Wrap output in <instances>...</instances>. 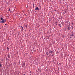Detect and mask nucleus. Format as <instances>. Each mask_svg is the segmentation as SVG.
Returning <instances> with one entry per match:
<instances>
[{"instance_id": "nucleus-13", "label": "nucleus", "mask_w": 75, "mask_h": 75, "mask_svg": "<svg viewBox=\"0 0 75 75\" xmlns=\"http://www.w3.org/2000/svg\"><path fill=\"white\" fill-rule=\"evenodd\" d=\"M23 28V26H21V28Z\"/></svg>"}, {"instance_id": "nucleus-3", "label": "nucleus", "mask_w": 75, "mask_h": 75, "mask_svg": "<svg viewBox=\"0 0 75 75\" xmlns=\"http://www.w3.org/2000/svg\"><path fill=\"white\" fill-rule=\"evenodd\" d=\"M71 37H74V35H73V34H71Z\"/></svg>"}, {"instance_id": "nucleus-7", "label": "nucleus", "mask_w": 75, "mask_h": 75, "mask_svg": "<svg viewBox=\"0 0 75 75\" xmlns=\"http://www.w3.org/2000/svg\"><path fill=\"white\" fill-rule=\"evenodd\" d=\"M0 67H3V66H2V65L1 64H0Z\"/></svg>"}, {"instance_id": "nucleus-4", "label": "nucleus", "mask_w": 75, "mask_h": 75, "mask_svg": "<svg viewBox=\"0 0 75 75\" xmlns=\"http://www.w3.org/2000/svg\"><path fill=\"white\" fill-rule=\"evenodd\" d=\"M38 7H36L35 8V10H38Z\"/></svg>"}, {"instance_id": "nucleus-10", "label": "nucleus", "mask_w": 75, "mask_h": 75, "mask_svg": "<svg viewBox=\"0 0 75 75\" xmlns=\"http://www.w3.org/2000/svg\"><path fill=\"white\" fill-rule=\"evenodd\" d=\"M46 54L48 55V52H46Z\"/></svg>"}, {"instance_id": "nucleus-8", "label": "nucleus", "mask_w": 75, "mask_h": 75, "mask_svg": "<svg viewBox=\"0 0 75 75\" xmlns=\"http://www.w3.org/2000/svg\"><path fill=\"white\" fill-rule=\"evenodd\" d=\"M23 30H24V28H21V31H23Z\"/></svg>"}, {"instance_id": "nucleus-5", "label": "nucleus", "mask_w": 75, "mask_h": 75, "mask_svg": "<svg viewBox=\"0 0 75 75\" xmlns=\"http://www.w3.org/2000/svg\"><path fill=\"white\" fill-rule=\"evenodd\" d=\"M1 20H4V18H1Z\"/></svg>"}, {"instance_id": "nucleus-9", "label": "nucleus", "mask_w": 75, "mask_h": 75, "mask_svg": "<svg viewBox=\"0 0 75 75\" xmlns=\"http://www.w3.org/2000/svg\"><path fill=\"white\" fill-rule=\"evenodd\" d=\"M46 37H47V39H49V37H48V36H47Z\"/></svg>"}, {"instance_id": "nucleus-14", "label": "nucleus", "mask_w": 75, "mask_h": 75, "mask_svg": "<svg viewBox=\"0 0 75 75\" xmlns=\"http://www.w3.org/2000/svg\"><path fill=\"white\" fill-rule=\"evenodd\" d=\"M67 28H68V29H69V27H68Z\"/></svg>"}, {"instance_id": "nucleus-2", "label": "nucleus", "mask_w": 75, "mask_h": 75, "mask_svg": "<svg viewBox=\"0 0 75 75\" xmlns=\"http://www.w3.org/2000/svg\"><path fill=\"white\" fill-rule=\"evenodd\" d=\"M53 52V51H50L49 52V54H50V55H51V54Z\"/></svg>"}, {"instance_id": "nucleus-12", "label": "nucleus", "mask_w": 75, "mask_h": 75, "mask_svg": "<svg viewBox=\"0 0 75 75\" xmlns=\"http://www.w3.org/2000/svg\"><path fill=\"white\" fill-rule=\"evenodd\" d=\"M9 10L10 11V8Z\"/></svg>"}, {"instance_id": "nucleus-15", "label": "nucleus", "mask_w": 75, "mask_h": 75, "mask_svg": "<svg viewBox=\"0 0 75 75\" xmlns=\"http://www.w3.org/2000/svg\"><path fill=\"white\" fill-rule=\"evenodd\" d=\"M5 25H6V24H5Z\"/></svg>"}, {"instance_id": "nucleus-6", "label": "nucleus", "mask_w": 75, "mask_h": 75, "mask_svg": "<svg viewBox=\"0 0 75 75\" xmlns=\"http://www.w3.org/2000/svg\"><path fill=\"white\" fill-rule=\"evenodd\" d=\"M8 58H10V54H9L8 57Z\"/></svg>"}, {"instance_id": "nucleus-11", "label": "nucleus", "mask_w": 75, "mask_h": 75, "mask_svg": "<svg viewBox=\"0 0 75 75\" xmlns=\"http://www.w3.org/2000/svg\"><path fill=\"white\" fill-rule=\"evenodd\" d=\"M7 50H9V48L8 47L7 48Z\"/></svg>"}, {"instance_id": "nucleus-1", "label": "nucleus", "mask_w": 75, "mask_h": 75, "mask_svg": "<svg viewBox=\"0 0 75 75\" xmlns=\"http://www.w3.org/2000/svg\"><path fill=\"white\" fill-rule=\"evenodd\" d=\"M6 21V20H3V21H1V23H5Z\"/></svg>"}]
</instances>
